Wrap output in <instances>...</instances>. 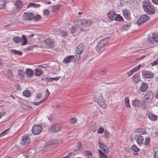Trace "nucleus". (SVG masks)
<instances>
[{"instance_id":"obj_1","label":"nucleus","mask_w":158,"mask_h":158,"mask_svg":"<svg viewBox=\"0 0 158 158\" xmlns=\"http://www.w3.org/2000/svg\"><path fill=\"white\" fill-rule=\"evenodd\" d=\"M142 6L145 11L149 15H153L155 12V9L153 5L148 0L143 2Z\"/></svg>"},{"instance_id":"obj_2","label":"nucleus","mask_w":158,"mask_h":158,"mask_svg":"<svg viewBox=\"0 0 158 158\" xmlns=\"http://www.w3.org/2000/svg\"><path fill=\"white\" fill-rule=\"evenodd\" d=\"M94 99L95 101L97 102L98 105L101 107L106 108L107 106L106 101L102 94L99 93H96L94 95Z\"/></svg>"},{"instance_id":"obj_3","label":"nucleus","mask_w":158,"mask_h":158,"mask_svg":"<svg viewBox=\"0 0 158 158\" xmlns=\"http://www.w3.org/2000/svg\"><path fill=\"white\" fill-rule=\"evenodd\" d=\"M81 30L83 32H86L88 29V27L92 24V21L90 19H81Z\"/></svg>"},{"instance_id":"obj_4","label":"nucleus","mask_w":158,"mask_h":158,"mask_svg":"<svg viewBox=\"0 0 158 158\" xmlns=\"http://www.w3.org/2000/svg\"><path fill=\"white\" fill-rule=\"evenodd\" d=\"M63 128V125L61 123H57L50 126L49 130L51 132H57L61 131Z\"/></svg>"},{"instance_id":"obj_5","label":"nucleus","mask_w":158,"mask_h":158,"mask_svg":"<svg viewBox=\"0 0 158 158\" xmlns=\"http://www.w3.org/2000/svg\"><path fill=\"white\" fill-rule=\"evenodd\" d=\"M13 40L16 44L23 41V42L22 44V45H26L27 42V39L24 35H23L21 38L18 36L14 37L13 38Z\"/></svg>"},{"instance_id":"obj_6","label":"nucleus","mask_w":158,"mask_h":158,"mask_svg":"<svg viewBox=\"0 0 158 158\" xmlns=\"http://www.w3.org/2000/svg\"><path fill=\"white\" fill-rule=\"evenodd\" d=\"M152 102V101L143 98V100L141 103V107L143 109H146L148 107H150V104Z\"/></svg>"},{"instance_id":"obj_7","label":"nucleus","mask_w":158,"mask_h":158,"mask_svg":"<svg viewBox=\"0 0 158 158\" xmlns=\"http://www.w3.org/2000/svg\"><path fill=\"white\" fill-rule=\"evenodd\" d=\"M42 130L41 126L37 125H34L32 128V132L35 135L40 134Z\"/></svg>"},{"instance_id":"obj_8","label":"nucleus","mask_w":158,"mask_h":158,"mask_svg":"<svg viewBox=\"0 0 158 158\" xmlns=\"http://www.w3.org/2000/svg\"><path fill=\"white\" fill-rule=\"evenodd\" d=\"M150 17L146 15H141L139 19L137 21V23L139 25H141L143 23L149 20Z\"/></svg>"},{"instance_id":"obj_9","label":"nucleus","mask_w":158,"mask_h":158,"mask_svg":"<svg viewBox=\"0 0 158 158\" xmlns=\"http://www.w3.org/2000/svg\"><path fill=\"white\" fill-rule=\"evenodd\" d=\"M142 75L143 77L146 79L152 78L154 76L153 73L148 70H143Z\"/></svg>"},{"instance_id":"obj_10","label":"nucleus","mask_w":158,"mask_h":158,"mask_svg":"<svg viewBox=\"0 0 158 158\" xmlns=\"http://www.w3.org/2000/svg\"><path fill=\"white\" fill-rule=\"evenodd\" d=\"M105 43L103 40L99 41L96 47V49L99 52H102L104 50Z\"/></svg>"},{"instance_id":"obj_11","label":"nucleus","mask_w":158,"mask_h":158,"mask_svg":"<svg viewBox=\"0 0 158 158\" xmlns=\"http://www.w3.org/2000/svg\"><path fill=\"white\" fill-rule=\"evenodd\" d=\"M153 97V92L151 90H149L146 93L143 98L152 101Z\"/></svg>"},{"instance_id":"obj_12","label":"nucleus","mask_w":158,"mask_h":158,"mask_svg":"<svg viewBox=\"0 0 158 158\" xmlns=\"http://www.w3.org/2000/svg\"><path fill=\"white\" fill-rule=\"evenodd\" d=\"M23 18L27 21L33 20L34 18V15L31 12H25Z\"/></svg>"},{"instance_id":"obj_13","label":"nucleus","mask_w":158,"mask_h":158,"mask_svg":"<svg viewBox=\"0 0 158 158\" xmlns=\"http://www.w3.org/2000/svg\"><path fill=\"white\" fill-rule=\"evenodd\" d=\"M134 138L138 144H141L143 143L144 140L143 137L140 135L136 134L135 135Z\"/></svg>"},{"instance_id":"obj_14","label":"nucleus","mask_w":158,"mask_h":158,"mask_svg":"<svg viewBox=\"0 0 158 158\" xmlns=\"http://www.w3.org/2000/svg\"><path fill=\"white\" fill-rule=\"evenodd\" d=\"M74 56H68L67 57H65L64 60L63 62L67 64L68 63L72 62H75V58H74Z\"/></svg>"},{"instance_id":"obj_15","label":"nucleus","mask_w":158,"mask_h":158,"mask_svg":"<svg viewBox=\"0 0 158 158\" xmlns=\"http://www.w3.org/2000/svg\"><path fill=\"white\" fill-rule=\"evenodd\" d=\"M43 43L50 48L53 47L54 44V40L50 38L44 40L43 41Z\"/></svg>"},{"instance_id":"obj_16","label":"nucleus","mask_w":158,"mask_h":158,"mask_svg":"<svg viewBox=\"0 0 158 158\" xmlns=\"http://www.w3.org/2000/svg\"><path fill=\"white\" fill-rule=\"evenodd\" d=\"M98 143L100 148L104 152L106 153L109 152V148L105 144L100 141H98Z\"/></svg>"},{"instance_id":"obj_17","label":"nucleus","mask_w":158,"mask_h":158,"mask_svg":"<svg viewBox=\"0 0 158 158\" xmlns=\"http://www.w3.org/2000/svg\"><path fill=\"white\" fill-rule=\"evenodd\" d=\"M22 143L24 145H27L30 142V139L29 138V135H24L22 139Z\"/></svg>"},{"instance_id":"obj_18","label":"nucleus","mask_w":158,"mask_h":158,"mask_svg":"<svg viewBox=\"0 0 158 158\" xmlns=\"http://www.w3.org/2000/svg\"><path fill=\"white\" fill-rule=\"evenodd\" d=\"M132 80L134 82L137 83L141 81L139 74L137 73L134 75L132 77Z\"/></svg>"},{"instance_id":"obj_19","label":"nucleus","mask_w":158,"mask_h":158,"mask_svg":"<svg viewBox=\"0 0 158 158\" xmlns=\"http://www.w3.org/2000/svg\"><path fill=\"white\" fill-rule=\"evenodd\" d=\"M148 88V85L146 83L143 82L141 83L140 87V89L141 92H144L146 91Z\"/></svg>"},{"instance_id":"obj_20","label":"nucleus","mask_w":158,"mask_h":158,"mask_svg":"<svg viewBox=\"0 0 158 158\" xmlns=\"http://www.w3.org/2000/svg\"><path fill=\"white\" fill-rule=\"evenodd\" d=\"M146 128H139L136 129L135 131V132L139 133L141 135H144L146 133Z\"/></svg>"},{"instance_id":"obj_21","label":"nucleus","mask_w":158,"mask_h":158,"mask_svg":"<svg viewBox=\"0 0 158 158\" xmlns=\"http://www.w3.org/2000/svg\"><path fill=\"white\" fill-rule=\"evenodd\" d=\"M116 15L115 12L114 10H111L108 13V16L109 19L111 20H114V17Z\"/></svg>"},{"instance_id":"obj_22","label":"nucleus","mask_w":158,"mask_h":158,"mask_svg":"<svg viewBox=\"0 0 158 158\" xmlns=\"http://www.w3.org/2000/svg\"><path fill=\"white\" fill-rule=\"evenodd\" d=\"M154 33L152 35H148L147 41L150 44H153L154 43Z\"/></svg>"},{"instance_id":"obj_23","label":"nucleus","mask_w":158,"mask_h":158,"mask_svg":"<svg viewBox=\"0 0 158 158\" xmlns=\"http://www.w3.org/2000/svg\"><path fill=\"white\" fill-rule=\"evenodd\" d=\"M62 6V5L60 4H58L57 5L52 6L51 8L52 11L54 13H56L59 10L60 7Z\"/></svg>"},{"instance_id":"obj_24","label":"nucleus","mask_w":158,"mask_h":158,"mask_svg":"<svg viewBox=\"0 0 158 158\" xmlns=\"http://www.w3.org/2000/svg\"><path fill=\"white\" fill-rule=\"evenodd\" d=\"M131 149L134 151V154L135 155H138V152L140 150V149L135 145H133L131 147Z\"/></svg>"},{"instance_id":"obj_25","label":"nucleus","mask_w":158,"mask_h":158,"mask_svg":"<svg viewBox=\"0 0 158 158\" xmlns=\"http://www.w3.org/2000/svg\"><path fill=\"white\" fill-rule=\"evenodd\" d=\"M123 13L124 17L128 20L130 18V14L126 10H123Z\"/></svg>"},{"instance_id":"obj_26","label":"nucleus","mask_w":158,"mask_h":158,"mask_svg":"<svg viewBox=\"0 0 158 158\" xmlns=\"http://www.w3.org/2000/svg\"><path fill=\"white\" fill-rule=\"evenodd\" d=\"M15 6L19 10L23 6V3L20 0H17L15 3Z\"/></svg>"},{"instance_id":"obj_27","label":"nucleus","mask_w":158,"mask_h":158,"mask_svg":"<svg viewBox=\"0 0 158 158\" xmlns=\"http://www.w3.org/2000/svg\"><path fill=\"white\" fill-rule=\"evenodd\" d=\"M26 73L27 77H31L34 74V72L29 69H26Z\"/></svg>"},{"instance_id":"obj_28","label":"nucleus","mask_w":158,"mask_h":158,"mask_svg":"<svg viewBox=\"0 0 158 158\" xmlns=\"http://www.w3.org/2000/svg\"><path fill=\"white\" fill-rule=\"evenodd\" d=\"M131 23L129 21L124 22L123 26V29L125 30H127L129 29L131 26Z\"/></svg>"},{"instance_id":"obj_29","label":"nucleus","mask_w":158,"mask_h":158,"mask_svg":"<svg viewBox=\"0 0 158 158\" xmlns=\"http://www.w3.org/2000/svg\"><path fill=\"white\" fill-rule=\"evenodd\" d=\"M148 118L151 121H155L156 120L157 118L155 115L153 114L151 112H149Z\"/></svg>"},{"instance_id":"obj_30","label":"nucleus","mask_w":158,"mask_h":158,"mask_svg":"<svg viewBox=\"0 0 158 158\" xmlns=\"http://www.w3.org/2000/svg\"><path fill=\"white\" fill-rule=\"evenodd\" d=\"M140 102L138 99H135L132 102V105L134 107H139V105Z\"/></svg>"},{"instance_id":"obj_31","label":"nucleus","mask_w":158,"mask_h":158,"mask_svg":"<svg viewBox=\"0 0 158 158\" xmlns=\"http://www.w3.org/2000/svg\"><path fill=\"white\" fill-rule=\"evenodd\" d=\"M8 77L9 79H11L14 76L12 71L11 69H8L6 71Z\"/></svg>"},{"instance_id":"obj_32","label":"nucleus","mask_w":158,"mask_h":158,"mask_svg":"<svg viewBox=\"0 0 158 158\" xmlns=\"http://www.w3.org/2000/svg\"><path fill=\"white\" fill-rule=\"evenodd\" d=\"M56 34L60 35L61 36H65L66 35V33L65 31L60 29L56 30Z\"/></svg>"},{"instance_id":"obj_33","label":"nucleus","mask_w":158,"mask_h":158,"mask_svg":"<svg viewBox=\"0 0 158 158\" xmlns=\"http://www.w3.org/2000/svg\"><path fill=\"white\" fill-rule=\"evenodd\" d=\"M57 141H55L53 140H50L48 142L46 143V148L48 149V146H51L53 144H55L56 143Z\"/></svg>"},{"instance_id":"obj_34","label":"nucleus","mask_w":158,"mask_h":158,"mask_svg":"<svg viewBox=\"0 0 158 158\" xmlns=\"http://www.w3.org/2000/svg\"><path fill=\"white\" fill-rule=\"evenodd\" d=\"M41 5L40 4L30 2L27 6V8H29L31 6H32L34 8H38Z\"/></svg>"},{"instance_id":"obj_35","label":"nucleus","mask_w":158,"mask_h":158,"mask_svg":"<svg viewBox=\"0 0 158 158\" xmlns=\"http://www.w3.org/2000/svg\"><path fill=\"white\" fill-rule=\"evenodd\" d=\"M125 106L126 108H129L131 107L129 98L127 97L125 98Z\"/></svg>"},{"instance_id":"obj_36","label":"nucleus","mask_w":158,"mask_h":158,"mask_svg":"<svg viewBox=\"0 0 158 158\" xmlns=\"http://www.w3.org/2000/svg\"><path fill=\"white\" fill-rule=\"evenodd\" d=\"M81 19L79 20H75L74 22V23L75 24V25H76L77 26H79L81 30Z\"/></svg>"},{"instance_id":"obj_37","label":"nucleus","mask_w":158,"mask_h":158,"mask_svg":"<svg viewBox=\"0 0 158 158\" xmlns=\"http://www.w3.org/2000/svg\"><path fill=\"white\" fill-rule=\"evenodd\" d=\"M114 19L115 21H118V22H121L124 20L123 17L119 14L116 15L115 17L114 18Z\"/></svg>"},{"instance_id":"obj_38","label":"nucleus","mask_w":158,"mask_h":158,"mask_svg":"<svg viewBox=\"0 0 158 158\" xmlns=\"http://www.w3.org/2000/svg\"><path fill=\"white\" fill-rule=\"evenodd\" d=\"M11 52L12 53L14 54L15 55H18L20 56H21L23 53L22 52L20 51H17L15 49H11Z\"/></svg>"},{"instance_id":"obj_39","label":"nucleus","mask_w":158,"mask_h":158,"mask_svg":"<svg viewBox=\"0 0 158 158\" xmlns=\"http://www.w3.org/2000/svg\"><path fill=\"white\" fill-rule=\"evenodd\" d=\"M35 75L36 76H39L43 73V71L42 70L36 69H35Z\"/></svg>"},{"instance_id":"obj_40","label":"nucleus","mask_w":158,"mask_h":158,"mask_svg":"<svg viewBox=\"0 0 158 158\" xmlns=\"http://www.w3.org/2000/svg\"><path fill=\"white\" fill-rule=\"evenodd\" d=\"M23 95L26 97H29L31 96V93L30 91L25 90L23 92Z\"/></svg>"},{"instance_id":"obj_41","label":"nucleus","mask_w":158,"mask_h":158,"mask_svg":"<svg viewBox=\"0 0 158 158\" xmlns=\"http://www.w3.org/2000/svg\"><path fill=\"white\" fill-rule=\"evenodd\" d=\"M43 15L48 17L50 16V11L48 9H45L43 11Z\"/></svg>"},{"instance_id":"obj_42","label":"nucleus","mask_w":158,"mask_h":158,"mask_svg":"<svg viewBox=\"0 0 158 158\" xmlns=\"http://www.w3.org/2000/svg\"><path fill=\"white\" fill-rule=\"evenodd\" d=\"M154 152L153 158H158V148H155L153 149Z\"/></svg>"},{"instance_id":"obj_43","label":"nucleus","mask_w":158,"mask_h":158,"mask_svg":"<svg viewBox=\"0 0 158 158\" xmlns=\"http://www.w3.org/2000/svg\"><path fill=\"white\" fill-rule=\"evenodd\" d=\"M25 74L24 71L22 70H20L18 71L19 76L22 77H23Z\"/></svg>"},{"instance_id":"obj_44","label":"nucleus","mask_w":158,"mask_h":158,"mask_svg":"<svg viewBox=\"0 0 158 158\" xmlns=\"http://www.w3.org/2000/svg\"><path fill=\"white\" fill-rule=\"evenodd\" d=\"M150 142V138L149 137H146L144 141V144L146 146L149 145Z\"/></svg>"},{"instance_id":"obj_45","label":"nucleus","mask_w":158,"mask_h":158,"mask_svg":"<svg viewBox=\"0 0 158 158\" xmlns=\"http://www.w3.org/2000/svg\"><path fill=\"white\" fill-rule=\"evenodd\" d=\"M77 48V49L76 50V52H78L81 54L83 50V47L79 45L78 46Z\"/></svg>"},{"instance_id":"obj_46","label":"nucleus","mask_w":158,"mask_h":158,"mask_svg":"<svg viewBox=\"0 0 158 158\" xmlns=\"http://www.w3.org/2000/svg\"><path fill=\"white\" fill-rule=\"evenodd\" d=\"M1 2L2 4H0V9H1V8L3 9L4 8L6 4V2L4 0H2L1 1Z\"/></svg>"},{"instance_id":"obj_47","label":"nucleus","mask_w":158,"mask_h":158,"mask_svg":"<svg viewBox=\"0 0 158 158\" xmlns=\"http://www.w3.org/2000/svg\"><path fill=\"white\" fill-rule=\"evenodd\" d=\"M107 73V70L106 69H102L100 70L99 73L100 74L104 75L106 74Z\"/></svg>"},{"instance_id":"obj_48","label":"nucleus","mask_w":158,"mask_h":158,"mask_svg":"<svg viewBox=\"0 0 158 158\" xmlns=\"http://www.w3.org/2000/svg\"><path fill=\"white\" fill-rule=\"evenodd\" d=\"M141 66V65H139L138 66L135 67L132 70V71L134 72V73L135 72L137 71L138 70H139L140 67Z\"/></svg>"},{"instance_id":"obj_49","label":"nucleus","mask_w":158,"mask_h":158,"mask_svg":"<svg viewBox=\"0 0 158 158\" xmlns=\"http://www.w3.org/2000/svg\"><path fill=\"white\" fill-rule=\"evenodd\" d=\"M70 121L71 123L74 124L77 123V120L76 118H72L70 119Z\"/></svg>"},{"instance_id":"obj_50","label":"nucleus","mask_w":158,"mask_h":158,"mask_svg":"<svg viewBox=\"0 0 158 158\" xmlns=\"http://www.w3.org/2000/svg\"><path fill=\"white\" fill-rule=\"evenodd\" d=\"M34 19H35L36 21H39L41 20V17L40 15H37L35 16H34Z\"/></svg>"},{"instance_id":"obj_51","label":"nucleus","mask_w":158,"mask_h":158,"mask_svg":"<svg viewBox=\"0 0 158 158\" xmlns=\"http://www.w3.org/2000/svg\"><path fill=\"white\" fill-rule=\"evenodd\" d=\"M154 42H158V34L155 33H154Z\"/></svg>"},{"instance_id":"obj_52","label":"nucleus","mask_w":158,"mask_h":158,"mask_svg":"<svg viewBox=\"0 0 158 158\" xmlns=\"http://www.w3.org/2000/svg\"><path fill=\"white\" fill-rule=\"evenodd\" d=\"M104 129L102 127H99L98 131V133L99 134H102L104 131Z\"/></svg>"},{"instance_id":"obj_53","label":"nucleus","mask_w":158,"mask_h":158,"mask_svg":"<svg viewBox=\"0 0 158 158\" xmlns=\"http://www.w3.org/2000/svg\"><path fill=\"white\" fill-rule=\"evenodd\" d=\"M105 136L106 138H108L109 137V133L106 130L104 132Z\"/></svg>"},{"instance_id":"obj_54","label":"nucleus","mask_w":158,"mask_h":158,"mask_svg":"<svg viewBox=\"0 0 158 158\" xmlns=\"http://www.w3.org/2000/svg\"><path fill=\"white\" fill-rule=\"evenodd\" d=\"M76 52V57L77 58V60H79L80 59V55L81 54L79 52Z\"/></svg>"},{"instance_id":"obj_55","label":"nucleus","mask_w":158,"mask_h":158,"mask_svg":"<svg viewBox=\"0 0 158 158\" xmlns=\"http://www.w3.org/2000/svg\"><path fill=\"white\" fill-rule=\"evenodd\" d=\"M23 156L25 158L28 157L30 156L29 153L28 152L24 153L23 155Z\"/></svg>"},{"instance_id":"obj_56","label":"nucleus","mask_w":158,"mask_h":158,"mask_svg":"<svg viewBox=\"0 0 158 158\" xmlns=\"http://www.w3.org/2000/svg\"><path fill=\"white\" fill-rule=\"evenodd\" d=\"M8 130H9L8 129H7V130H6L5 131H3L2 133H1L0 134V136H3L4 135H6V133L7 131H8Z\"/></svg>"},{"instance_id":"obj_57","label":"nucleus","mask_w":158,"mask_h":158,"mask_svg":"<svg viewBox=\"0 0 158 158\" xmlns=\"http://www.w3.org/2000/svg\"><path fill=\"white\" fill-rule=\"evenodd\" d=\"M81 144L80 142H78L77 143V147L78 148L77 150H79L80 149V148L81 147Z\"/></svg>"},{"instance_id":"obj_58","label":"nucleus","mask_w":158,"mask_h":158,"mask_svg":"<svg viewBox=\"0 0 158 158\" xmlns=\"http://www.w3.org/2000/svg\"><path fill=\"white\" fill-rule=\"evenodd\" d=\"M16 88L18 90L20 91L22 89L20 86L19 84L16 85Z\"/></svg>"},{"instance_id":"obj_59","label":"nucleus","mask_w":158,"mask_h":158,"mask_svg":"<svg viewBox=\"0 0 158 158\" xmlns=\"http://www.w3.org/2000/svg\"><path fill=\"white\" fill-rule=\"evenodd\" d=\"M134 73V72L132 71V70H131V71H129V72L127 73L128 75V77H129V76H130L133 73Z\"/></svg>"},{"instance_id":"obj_60","label":"nucleus","mask_w":158,"mask_h":158,"mask_svg":"<svg viewBox=\"0 0 158 158\" xmlns=\"http://www.w3.org/2000/svg\"><path fill=\"white\" fill-rule=\"evenodd\" d=\"M85 155L86 156H89V155H92V153L89 151H85Z\"/></svg>"},{"instance_id":"obj_61","label":"nucleus","mask_w":158,"mask_h":158,"mask_svg":"<svg viewBox=\"0 0 158 158\" xmlns=\"http://www.w3.org/2000/svg\"><path fill=\"white\" fill-rule=\"evenodd\" d=\"M100 158H107V156L104 153L102 154L101 155H100Z\"/></svg>"},{"instance_id":"obj_62","label":"nucleus","mask_w":158,"mask_h":158,"mask_svg":"<svg viewBox=\"0 0 158 158\" xmlns=\"http://www.w3.org/2000/svg\"><path fill=\"white\" fill-rule=\"evenodd\" d=\"M42 103V102L40 101L39 102H34L33 104L35 106H38Z\"/></svg>"},{"instance_id":"obj_63","label":"nucleus","mask_w":158,"mask_h":158,"mask_svg":"<svg viewBox=\"0 0 158 158\" xmlns=\"http://www.w3.org/2000/svg\"><path fill=\"white\" fill-rule=\"evenodd\" d=\"M152 1L153 3L158 5V0H152Z\"/></svg>"},{"instance_id":"obj_64","label":"nucleus","mask_w":158,"mask_h":158,"mask_svg":"<svg viewBox=\"0 0 158 158\" xmlns=\"http://www.w3.org/2000/svg\"><path fill=\"white\" fill-rule=\"evenodd\" d=\"M158 64V60H156L153 62V63H152V65H154Z\"/></svg>"}]
</instances>
